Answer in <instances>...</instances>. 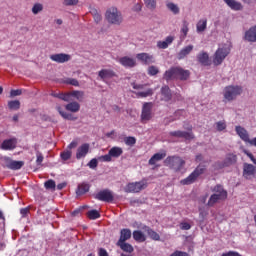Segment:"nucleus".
I'll use <instances>...</instances> for the list:
<instances>
[{
	"label": "nucleus",
	"mask_w": 256,
	"mask_h": 256,
	"mask_svg": "<svg viewBox=\"0 0 256 256\" xmlns=\"http://www.w3.org/2000/svg\"><path fill=\"white\" fill-rule=\"evenodd\" d=\"M219 201H224L222 198H220L219 196L212 194L208 200V207H214L216 205V203H219Z\"/></svg>",
	"instance_id": "obj_39"
},
{
	"label": "nucleus",
	"mask_w": 256,
	"mask_h": 256,
	"mask_svg": "<svg viewBox=\"0 0 256 256\" xmlns=\"http://www.w3.org/2000/svg\"><path fill=\"white\" fill-rule=\"evenodd\" d=\"M153 103L145 102L142 107L141 112V121L142 123H147V121H151L153 119Z\"/></svg>",
	"instance_id": "obj_8"
},
{
	"label": "nucleus",
	"mask_w": 256,
	"mask_h": 256,
	"mask_svg": "<svg viewBox=\"0 0 256 256\" xmlns=\"http://www.w3.org/2000/svg\"><path fill=\"white\" fill-rule=\"evenodd\" d=\"M95 199L98 201H104L105 203H112L115 197L113 196V192L111 190L104 189L95 195Z\"/></svg>",
	"instance_id": "obj_9"
},
{
	"label": "nucleus",
	"mask_w": 256,
	"mask_h": 256,
	"mask_svg": "<svg viewBox=\"0 0 256 256\" xmlns=\"http://www.w3.org/2000/svg\"><path fill=\"white\" fill-rule=\"evenodd\" d=\"M161 93H162L164 101H171L172 94H171V89L169 88V86H163L161 88Z\"/></svg>",
	"instance_id": "obj_33"
},
{
	"label": "nucleus",
	"mask_w": 256,
	"mask_h": 256,
	"mask_svg": "<svg viewBox=\"0 0 256 256\" xmlns=\"http://www.w3.org/2000/svg\"><path fill=\"white\" fill-rule=\"evenodd\" d=\"M87 217L88 219L95 220L99 219V217H101V214L97 210H90L87 212Z\"/></svg>",
	"instance_id": "obj_44"
},
{
	"label": "nucleus",
	"mask_w": 256,
	"mask_h": 256,
	"mask_svg": "<svg viewBox=\"0 0 256 256\" xmlns=\"http://www.w3.org/2000/svg\"><path fill=\"white\" fill-rule=\"evenodd\" d=\"M244 153H245V155H247V157H249V159L252 161V163H254V165H256L255 156H253V154L247 150H245Z\"/></svg>",
	"instance_id": "obj_60"
},
{
	"label": "nucleus",
	"mask_w": 256,
	"mask_h": 256,
	"mask_svg": "<svg viewBox=\"0 0 256 256\" xmlns=\"http://www.w3.org/2000/svg\"><path fill=\"white\" fill-rule=\"evenodd\" d=\"M180 228L182 229V231H189V229H191V224L183 222L180 224Z\"/></svg>",
	"instance_id": "obj_58"
},
{
	"label": "nucleus",
	"mask_w": 256,
	"mask_h": 256,
	"mask_svg": "<svg viewBox=\"0 0 256 256\" xmlns=\"http://www.w3.org/2000/svg\"><path fill=\"white\" fill-rule=\"evenodd\" d=\"M147 180H141L139 182L128 183L124 191L126 193H141V191L147 189Z\"/></svg>",
	"instance_id": "obj_6"
},
{
	"label": "nucleus",
	"mask_w": 256,
	"mask_h": 256,
	"mask_svg": "<svg viewBox=\"0 0 256 256\" xmlns=\"http://www.w3.org/2000/svg\"><path fill=\"white\" fill-rule=\"evenodd\" d=\"M44 187L45 189H47L48 191H55V188L57 187V184L55 183L54 180H48L44 183Z\"/></svg>",
	"instance_id": "obj_43"
},
{
	"label": "nucleus",
	"mask_w": 256,
	"mask_h": 256,
	"mask_svg": "<svg viewBox=\"0 0 256 256\" xmlns=\"http://www.w3.org/2000/svg\"><path fill=\"white\" fill-rule=\"evenodd\" d=\"M244 40L249 43H256V26L249 28V30L245 32Z\"/></svg>",
	"instance_id": "obj_20"
},
{
	"label": "nucleus",
	"mask_w": 256,
	"mask_h": 256,
	"mask_svg": "<svg viewBox=\"0 0 256 256\" xmlns=\"http://www.w3.org/2000/svg\"><path fill=\"white\" fill-rule=\"evenodd\" d=\"M167 157L166 153H156L148 161L149 165H156L159 161H163V158Z\"/></svg>",
	"instance_id": "obj_26"
},
{
	"label": "nucleus",
	"mask_w": 256,
	"mask_h": 256,
	"mask_svg": "<svg viewBox=\"0 0 256 256\" xmlns=\"http://www.w3.org/2000/svg\"><path fill=\"white\" fill-rule=\"evenodd\" d=\"M144 231L147 233V235L152 239L153 241H160L161 236L155 230L151 229L150 227L145 226Z\"/></svg>",
	"instance_id": "obj_30"
},
{
	"label": "nucleus",
	"mask_w": 256,
	"mask_h": 256,
	"mask_svg": "<svg viewBox=\"0 0 256 256\" xmlns=\"http://www.w3.org/2000/svg\"><path fill=\"white\" fill-rule=\"evenodd\" d=\"M180 31L182 33V39H185V37H187V33H189V22H187V20L183 21L182 28Z\"/></svg>",
	"instance_id": "obj_41"
},
{
	"label": "nucleus",
	"mask_w": 256,
	"mask_h": 256,
	"mask_svg": "<svg viewBox=\"0 0 256 256\" xmlns=\"http://www.w3.org/2000/svg\"><path fill=\"white\" fill-rule=\"evenodd\" d=\"M51 61H55V63H67V61H71V55L69 54H53L50 56Z\"/></svg>",
	"instance_id": "obj_14"
},
{
	"label": "nucleus",
	"mask_w": 256,
	"mask_h": 256,
	"mask_svg": "<svg viewBox=\"0 0 256 256\" xmlns=\"http://www.w3.org/2000/svg\"><path fill=\"white\" fill-rule=\"evenodd\" d=\"M77 3H79V0H65L64 1V5H68V6L77 5Z\"/></svg>",
	"instance_id": "obj_61"
},
{
	"label": "nucleus",
	"mask_w": 256,
	"mask_h": 256,
	"mask_svg": "<svg viewBox=\"0 0 256 256\" xmlns=\"http://www.w3.org/2000/svg\"><path fill=\"white\" fill-rule=\"evenodd\" d=\"M64 83L66 85H72L73 87H79V81L75 78H67Z\"/></svg>",
	"instance_id": "obj_50"
},
{
	"label": "nucleus",
	"mask_w": 256,
	"mask_h": 256,
	"mask_svg": "<svg viewBox=\"0 0 256 256\" xmlns=\"http://www.w3.org/2000/svg\"><path fill=\"white\" fill-rule=\"evenodd\" d=\"M106 19L112 25H121L123 23V16L117 8H110L106 11Z\"/></svg>",
	"instance_id": "obj_5"
},
{
	"label": "nucleus",
	"mask_w": 256,
	"mask_h": 256,
	"mask_svg": "<svg viewBox=\"0 0 256 256\" xmlns=\"http://www.w3.org/2000/svg\"><path fill=\"white\" fill-rule=\"evenodd\" d=\"M213 195H217L220 199H227V190H225L221 185H216L213 189Z\"/></svg>",
	"instance_id": "obj_23"
},
{
	"label": "nucleus",
	"mask_w": 256,
	"mask_h": 256,
	"mask_svg": "<svg viewBox=\"0 0 256 256\" xmlns=\"http://www.w3.org/2000/svg\"><path fill=\"white\" fill-rule=\"evenodd\" d=\"M41 11H43V4L41 3L34 4V6L32 7V13L34 15H38V13H41Z\"/></svg>",
	"instance_id": "obj_46"
},
{
	"label": "nucleus",
	"mask_w": 256,
	"mask_h": 256,
	"mask_svg": "<svg viewBox=\"0 0 256 256\" xmlns=\"http://www.w3.org/2000/svg\"><path fill=\"white\" fill-rule=\"evenodd\" d=\"M158 73H159V68L157 66L148 67V75H150V77H155V75H158Z\"/></svg>",
	"instance_id": "obj_47"
},
{
	"label": "nucleus",
	"mask_w": 256,
	"mask_h": 256,
	"mask_svg": "<svg viewBox=\"0 0 256 256\" xmlns=\"http://www.w3.org/2000/svg\"><path fill=\"white\" fill-rule=\"evenodd\" d=\"M54 97H57L58 99H62V101H66V102L71 101L69 93H67V94H64V93L54 94Z\"/></svg>",
	"instance_id": "obj_49"
},
{
	"label": "nucleus",
	"mask_w": 256,
	"mask_h": 256,
	"mask_svg": "<svg viewBox=\"0 0 256 256\" xmlns=\"http://www.w3.org/2000/svg\"><path fill=\"white\" fill-rule=\"evenodd\" d=\"M133 89H140L141 91L137 92L136 95L137 97H151L153 95V89L147 88V84H132Z\"/></svg>",
	"instance_id": "obj_10"
},
{
	"label": "nucleus",
	"mask_w": 256,
	"mask_h": 256,
	"mask_svg": "<svg viewBox=\"0 0 256 256\" xmlns=\"http://www.w3.org/2000/svg\"><path fill=\"white\" fill-rule=\"evenodd\" d=\"M3 161H4V167H7V169H11V164L13 163V160L5 157Z\"/></svg>",
	"instance_id": "obj_56"
},
{
	"label": "nucleus",
	"mask_w": 256,
	"mask_h": 256,
	"mask_svg": "<svg viewBox=\"0 0 256 256\" xmlns=\"http://www.w3.org/2000/svg\"><path fill=\"white\" fill-rule=\"evenodd\" d=\"M119 63L122 64L123 67L132 69V67H135L137 65V61L134 58H131L129 56H124L119 58Z\"/></svg>",
	"instance_id": "obj_15"
},
{
	"label": "nucleus",
	"mask_w": 256,
	"mask_h": 256,
	"mask_svg": "<svg viewBox=\"0 0 256 256\" xmlns=\"http://www.w3.org/2000/svg\"><path fill=\"white\" fill-rule=\"evenodd\" d=\"M23 165H25V162H23V161L12 160V163L10 164V169H12L13 171H17V170L21 169V167H23Z\"/></svg>",
	"instance_id": "obj_40"
},
{
	"label": "nucleus",
	"mask_w": 256,
	"mask_h": 256,
	"mask_svg": "<svg viewBox=\"0 0 256 256\" xmlns=\"http://www.w3.org/2000/svg\"><path fill=\"white\" fill-rule=\"evenodd\" d=\"M65 109L71 113H77L81 109V105L78 102H70L65 106Z\"/></svg>",
	"instance_id": "obj_32"
},
{
	"label": "nucleus",
	"mask_w": 256,
	"mask_h": 256,
	"mask_svg": "<svg viewBox=\"0 0 256 256\" xmlns=\"http://www.w3.org/2000/svg\"><path fill=\"white\" fill-rule=\"evenodd\" d=\"M22 91L21 90H11L10 95L11 97H17L21 95Z\"/></svg>",
	"instance_id": "obj_62"
},
{
	"label": "nucleus",
	"mask_w": 256,
	"mask_h": 256,
	"mask_svg": "<svg viewBox=\"0 0 256 256\" xmlns=\"http://www.w3.org/2000/svg\"><path fill=\"white\" fill-rule=\"evenodd\" d=\"M171 137H177L178 139H185V141H191V139H195V135L193 132H185L181 130L172 131L169 133Z\"/></svg>",
	"instance_id": "obj_12"
},
{
	"label": "nucleus",
	"mask_w": 256,
	"mask_h": 256,
	"mask_svg": "<svg viewBox=\"0 0 256 256\" xmlns=\"http://www.w3.org/2000/svg\"><path fill=\"white\" fill-rule=\"evenodd\" d=\"M166 8L168 9V11L173 13V15H179V13H181V8H179V5H177L173 2L167 1Z\"/></svg>",
	"instance_id": "obj_28"
},
{
	"label": "nucleus",
	"mask_w": 256,
	"mask_h": 256,
	"mask_svg": "<svg viewBox=\"0 0 256 256\" xmlns=\"http://www.w3.org/2000/svg\"><path fill=\"white\" fill-rule=\"evenodd\" d=\"M216 129L217 131H225V129H227V124L225 121H218L216 122Z\"/></svg>",
	"instance_id": "obj_52"
},
{
	"label": "nucleus",
	"mask_w": 256,
	"mask_h": 256,
	"mask_svg": "<svg viewBox=\"0 0 256 256\" xmlns=\"http://www.w3.org/2000/svg\"><path fill=\"white\" fill-rule=\"evenodd\" d=\"M17 147V139L11 138L4 140L1 144V149L4 151H11Z\"/></svg>",
	"instance_id": "obj_18"
},
{
	"label": "nucleus",
	"mask_w": 256,
	"mask_h": 256,
	"mask_svg": "<svg viewBox=\"0 0 256 256\" xmlns=\"http://www.w3.org/2000/svg\"><path fill=\"white\" fill-rule=\"evenodd\" d=\"M235 163H237V155L227 154L223 163L220 165V169H223V167H231V165H235Z\"/></svg>",
	"instance_id": "obj_19"
},
{
	"label": "nucleus",
	"mask_w": 256,
	"mask_h": 256,
	"mask_svg": "<svg viewBox=\"0 0 256 256\" xmlns=\"http://www.w3.org/2000/svg\"><path fill=\"white\" fill-rule=\"evenodd\" d=\"M147 9H155L157 7V0H144Z\"/></svg>",
	"instance_id": "obj_48"
},
{
	"label": "nucleus",
	"mask_w": 256,
	"mask_h": 256,
	"mask_svg": "<svg viewBox=\"0 0 256 256\" xmlns=\"http://www.w3.org/2000/svg\"><path fill=\"white\" fill-rule=\"evenodd\" d=\"M89 143H84L80 147H78L76 151V159H83L87 157V154L89 153Z\"/></svg>",
	"instance_id": "obj_17"
},
{
	"label": "nucleus",
	"mask_w": 256,
	"mask_h": 256,
	"mask_svg": "<svg viewBox=\"0 0 256 256\" xmlns=\"http://www.w3.org/2000/svg\"><path fill=\"white\" fill-rule=\"evenodd\" d=\"M224 3H226L232 11H243V4L237 0H224Z\"/></svg>",
	"instance_id": "obj_21"
},
{
	"label": "nucleus",
	"mask_w": 256,
	"mask_h": 256,
	"mask_svg": "<svg viewBox=\"0 0 256 256\" xmlns=\"http://www.w3.org/2000/svg\"><path fill=\"white\" fill-rule=\"evenodd\" d=\"M190 76L191 72L189 70H185L182 67H171L165 71L163 79H165V81H175V79L187 81Z\"/></svg>",
	"instance_id": "obj_1"
},
{
	"label": "nucleus",
	"mask_w": 256,
	"mask_h": 256,
	"mask_svg": "<svg viewBox=\"0 0 256 256\" xmlns=\"http://www.w3.org/2000/svg\"><path fill=\"white\" fill-rule=\"evenodd\" d=\"M197 60L201 65L207 67V65H209V54L207 52H200L197 55Z\"/></svg>",
	"instance_id": "obj_29"
},
{
	"label": "nucleus",
	"mask_w": 256,
	"mask_h": 256,
	"mask_svg": "<svg viewBox=\"0 0 256 256\" xmlns=\"http://www.w3.org/2000/svg\"><path fill=\"white\" fill-rule=\"evenodd\" d=\"M235 131L237 135L242 139V141H245V143H248L249 141V133L247 130L242 126H236Z\"/></svg>",
	"instance_id": "obj_22"
},
{
	"label": "nucleus",
	"mask_w": 256,
	"mask_h": 256,
	"mask_svg": "<svg viewBox=\"0 0 256 256\" xmlns=\"http://www.w3.org/2000/svg\"><path fill=\"white\" fill-rule=\"evenodd\" d=\"M136 59L143 63V65H151L155 63V56L149 53H139L136 55Z\"/></svg>",
	"instance_id": "obj_13"
},
{
	"label": "nucleus",
	"mask_w": 256,
	"mask_h": 256,
	"mask_svg": "<svg viewBox=\"0 0 256 256\" xmlns=\"http://www.w3.org/2000/svg\"><path fill=\"white\" fill-rule=\"evenodd\" d=\"M98 255L99 256H109V253H107V250H105V248H100Z\"/></svg>",
	"instance_id": "obj_63"
},
{
	"label": "nucleus",
	"mask_w": 256,
	"mask_h": 256,
	"mask_svg": "<svg viewBox=\"0 0 256 256\" xmlns=\"http://www.w3.org/2000/svg\"><path fill=\"white\" fill-rule=\"evenodd\" d=\"M193 49H194V46H193V45H188V46L182 48V49L180 50V52L177 54V58H178L179 60L185 59V57H187V55H190V54H191V51H193Z\"/></svg>",
	"instance_id": "obj_24"
},
{
	"label": "nucleus",
	"mask_w": 256,
	"mask_h": 256,
	"mask_svg": "<svg viewBox=\"0 0 256 256\" xmlns=\"http://www.w3.org/2000/svg\"><path fill=\"white\" fill-rule=\"evenodd\" d=\"M116 245L118 247H120V249H122V251H124L125 253H133V251H134L133 246L129 243H126V242L119 243V242H117Z\"/></svg>",
	"instance_id": "obj_34"
},
{
	"label": "nucleus",
	"mask_w": 256,
	"mask_h": 256,
	"mask_svg": "<svg viewBox=\"0 0 256 256\" xmlns=\"http://www.w3.org/2000/svg\"><path fill=\"white\" fill-rule=\"evenodd\" d=\"M30 210H31V207L22 208L20 210V214L22 215V217H27V215H29Z\"/></svg>",
	"instance_id": "obj_59"
},
{
	"label": "nucleus",
	"mask_w": 256,
	"mask_h": 256,
	"mask_svg": "<svg viewBox=\"0 0 256 256\" xmlns=\"http://www.w3.org/2000/svg\"><path fill=\"white\" fill-rule=\"evenodd\" d=\"M71 155H72L71 150H66L62 152L60 156L63 161H69V159H71Z\"/></svg>",
	"instance_id": "obj_51"
},
{
	"label": "nucleus",
	"mask_w": 256,
	"mask_h": 256,
	"mask_svg": "<svg viewBox=\"0 0 256 256\" xmlns=\"http://www.w3.org/2000/svg\"><path fill=\"white\" fill-rule=\"evenodd\" d=\"M129 239H131V230L127 228L122 229L118 243H125V241H129Z\"/></svg>",
	"instance_id": "obj_25"
},
{
	"label": "nucleus",
	"mask_w": 256,
	"mask_h": 256,
	"mask_svg": "<svg viewBox=\"0 0 256 256\" xmlns=\"http://www.w3.org/2000/svg\"><path fill=\"white\" fill-rule=\"evenodd\" d=\"M36 157H37V159H36L37 165H41L43 163V159H44L43 154L41 152H37Z\"/></svg>",
	"instance_id": "obj_55"
},
{
	"label": "nucleus",
	"mask_w": 256,
	"mask_h": 256,
	"mask_svg": "<svg viewBox=\"0 0 256 256\" xmlns=\"http://www.w3.org/2000/svg\"><path fill=\"white\" fill-rule=\"evenodd\" d=\"M98 77H100L102 81H107V79H113V77H117V74L111 69H102L98 72Z\"/></svg>",
	"instance_id": "obj_16"
},
{
	"label": "nucleus",
	"mask_w": 256,
	"mask_h": 256,
	"mask_svg": "<svg viewBox=\"0 0 256 256\" xmlns=\"http://www.w3.org/2000/svg\"><path fill=\"white\" fill-rule=\"evenodd\" d=\"M157 47L159 49H167V47H169V44H167L166 41H158Z\"/></svg>",
	"instance_id": "obj_57"
},
{
	"label": "nucleus",
	"mask_w": 256,
	"mask_h": 256,
	"mask_svg": "<svg viewBox=\"0 0 256 256\" xmlns=\"http://www.w3.org/2000/svg\"><path fill=\"white\" fill-rule=\"evenodd\" d=\"M132 235L134 241H137V243H145V241H147V237L143 232H141V230H135Z\"/></svg>",
	"instance_id": "obj_27"
},
{
	"label": "nucleus",
	"mask_w": 256,
	"mask_h": 256,
	"mask_svg": "<svg viewBox=\"0 0 256 256\" xmlns=\"http://www.w3.org/2000/svg\"><path fill=\"white\" fill-rule=\"evenodd\" d=\"M99 165V162L97 161L96 158L90 160V162L88 163V167L90 169H97V166Z\"/></svg>",
	"instance_id": "obj_54"
},
{
	"label": "nucleus",
	"mask_w": 256,
	"mask_h": 256,
	"mask_svg": "<svg viewBox=\"0 0 256 256\" xmlns=\"http://www.w3.org/2000/svg\"><path fill=\"white\" fill-rule=\"evenodd\" d=\"M185 113V110H178L174 113L175 115V119H180L181 115H183Z\"/></svg>",
	"instance_id": "obj_64"
},
{
	"label": "nucleus",
	"mask_w": 256,
	"mask_h": 256,
	"mask_svg": "<svg viewBox=\"0 0 256 256\" xmlns=\"http://www.w3.org/2000/svg\"><path fill=\"white\" fill-rule=\"evenodd\" d=\"M99 161H104L106 163H111V161H113V158H112L111 154L108 152V154L100 156Z\"/></svg>",
	"instance_id": "obj_53"
},
{
	"label": "nucleus",
	"mask_w": 256,
	"mask_h": 256,
	"mask_svg": "<svg viewBox=\"0 0 256 256\" xmlns=\"http://www.w3.org/2000/svg\"><path fill=\"white\" fill-rule=\"evenodd\" d=\"M9 109H12L13 111H17L21 107V102L19 100H13L8 102Z\"/></svg>",
	"instance_id": "obj_42"
},
{
	"label": "nucleus",
	"mask_w": 256,
	"mask_h": 256,
	"mask_svg": "<svg viewBox=\"0 0 256 256\" xmlns=\"http://www.w3.org/2000/svg\"><path fill=\"white\" fill-rule=\"evenodd\" d=\"M205 171H207V166L203 164L198 165L187 178L180 181L181 185H192V183H195Z\"/></svg>",
	"instance_id": "obj_4"
},
{
	"label": "nucleus",
	"mask_w": 256,
	"mask_h": 256,
	"mask_svg": "<svg viewBox=\"0 0 256 256\" xmlns=\"http://www.w3.org/2000/svg\"><path fill=\"white\" fill-rule=\"evenodd\" d=\"M243 94V86L239 85H229L226 86L223 90V97L225 101L231 103L235 101L239 96Z\"/></svg>",
	"instance_id": "obj_3"
},
{
	"label": "nucleus",
	"mask_w": 256,
	"mask_h": 256,
	"mask_svg": "<svg viewBox=\"0 0 256 256\" xmlns=\"http://www.w3.org/2000/svg\"><path fill=\"white\" fill-rule=\"evenodd\" d=\"M207 29V19H201L196 24L197 33H203Z\"/></svg>",
	"instance_id": "obj_36"
},
{
	"label": "nucleus",
	"mask_w": 256,
	"mask_h": 256,
	"mask_svg": "<svg viewBox=\"0 0 256 256\" xmlns=\"http://www.w3.org/2000/svg\"><path fill=\"white\" fill-rule=\"evenodd\" d=\"M88 191H89V184L82 183V184L78 185L76 194L77 195H85V193H88Z\"/></svg>",
	"instance_id": "obj_37"
},
{
	"label": "nucleus",
	"mask_w": 256,
	"mask_h": 256,
	"mask_svg": "<svg viewBox=\"0 0 256 256\" xmlns=\"http://www.w3.org/2000/svg\"><path fill=\"white\" fill-rule=\"evenodd\" d=\"M229 53H231V50L228 47L218 48L214 54L213 64L216 66L221 65Z\"/></svg>",
	"instance_id": "obj_7"
},
{
	"label": "nucleus",
	"mask_w": 256,
	"mask_h": 256,
	"mask_svg": "<svg viewBox=\"0 0 256 256\" xmlns=\"http://www.w3.org/2000/svg\"><path fill=\"white\" fill-rule=\"evenodd\" d=\"M57 111L59 113V115H61V117H63V119H67L68 121H75L77 118L73 117L72 114H69L65 111H63V108H61V106H58Z\"/></svg>",
	"instance_id": "obj_35"
},
{
	"label": "nucleus",
	"mask_w": 256,
	"mask_h": 256,
	"mask_svg": "<svg viewBox=\"0 0 256 256\" xmlns=\"http://www.w3.org/2000/svg\"><path fill=\"white\" fill-rule=\"evenodd\" d=\"M185 164V160L177 155L168 156L164 160V165L169 169H172V171H175V173L183 171V169L185 168Z\"/></svg>",
	"instance_id": "obj_2"
},
{
	"label": "nucleus",
	"mask_w": 256,
	"mask_h": 256,
	"mask_svg": "<svg viewBox=\"0 0 256 256\" xmlns=\"http://www.w3.org/2000/svg\"><path fill=\"white\" fill-rule=\"evenodd\" d=\"M125 145H128V147H133L135 143H137V139L133 136H128L124 138Z\"/></svg>",
	"instance_id": "obj_45"
},
{
	"label": "nucleus",
	"mask_w": 256,
	"mask_h": 256,
	"mask_svg": "<svg viewBox=\"0 0 256 256\" xmlns=\"http://www.w3.org/2000/svg\"><path fill=\"white\" fill-rule=\"evenodd\" d=\"M256 175V167L253 164L244 163L243 164V177L244 179L251 180Z\"/></svg>",
	"instance_id": "obj_11"
},
{
	"label": "nucleus",
	"mask_w": 256,
	"mask_h": 256,
	"mask_svg": "<svg viewBox=\"0 0 256 256\" xmlns=\"http://www.w3.org/2000/svg\"><path fill=\"white\" fill-rule=\"evenodd\" d=\"M69 95L70 97H75L77 101H83V99L85 98V92L79 90H74L70 92Z\"/></svg>",
	"instance_id": "obj_38"
},
{
	"label": "nucleus",
	"mask_w": 256,
	"mask_h": 256,
	"mask_svg": "<svg viewBox=\"0 0 256 256\" xmlns=\"http://www.w3.org/2000/svg\"><path fill=\"white\" fill-rule=\"evenodd\" d=\"M110 156L114 159H119L123 155V148L114 146L109 150Z\"/></svg>",
	"instance_id": "obj_31"
}]
</instances>
